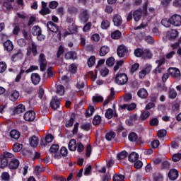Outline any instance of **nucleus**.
<instances>
[{
	"label": "nucleus",
	"mask_w": 181,
	"mask_h": 181,
	"mask_svg": "<svg viewBox=\"0 0 181 181\" xmlns=\"http://www.w3.org/2000/svg\"><path fill=\"white\" fill-rule=\"evenodd\" d=\"M13 154L9 152H4L3 154L0 156V168L4 169L6 168L9 164L11 158H13Z\"/></svg>",
	"instance_id": "obj_1"
},
{
	"label": "nucleus",
	"mask_w": 181,
	"mask_h": 181,
	"mask_svg": "<svg viewBox=\"0 0 181 181\" xmlns=\"http://www.w3.org/2000/svg\"><path fill=\"white\" fill-rule=\"evenodd\" d=\"M115 83L117 86H125L128 83V75L125 73H117L115 77Z\"/></svg>",
	"instance_id": "obj_2"
},
{
	"label": "nucleus",
	"mask_w": 181,
	"mask_h": 181,
	"mask_svg": "<svg viewBox=\"0 0 181 181\" xmlns=\"http://www.w3.org/2000/svg\"><path fill=\"white\" fill-rule=\"evenodd\" d=\"M38 63L40 64V71H45V70H46V67L47 66V60H46V56H45V54H40L38 57Z\"/></svg>",
	"instance_id": "obj_3"
},
{
	"label": "nucleus",
	"mask_w": 181,
	"mask_h": 181,
	"mask_svg": "<svg viewBox=\"0 0 181 181\" xmlns=\"http://www.w3.org/2000/svg\"><path fill=\"white\" fill-rule=\"evenodd\" d=\"M117 54L118 57H125L128 56V47L124 45H121L117 47Z\"/></svg>",
	"instance_id": "obj_4"
},
{
	"label": "nucleus",
	"mask_w": 181,
	"mask_h": 181,
	"mask_svg": "<svg viewBox=\"0 0 181 181\" xmlns=\"http://www.w3.org/2000/svg\"><path fill=\"white\" fill-rule=\"evenodd\" d=\"M168 71L171 77H173V78H176L177 80H180L181 74L179 69L170 67L168 69Z\"/></svg>",
	"instance_id": "obj_5"
},
{
	"label": "nucleus",
	"mask_w": 181,
	"mask_h": 181,
	"mask_svg": "<svg viewBox=\"0 0 181 181\" xmlns=\"http://www.w3.org/2000/svg\"><path fill=\"white\" fill-rule=\"evenodd\" d=\"M19 165H21L19 160L11 158L8 162V167L10 170H16L19 168Z\"/></svg>",
	"instance_id": "obj_6"
},
{
	"label": "nucleus",
	"mask_w": 181,
	"mask_h": 181,
	"mask_svg": "<svg viewBox=\"0 0 181 181\" xmlns=\"http://www.w3.org/2000/svg\"><path fill=\"white\" fill-rule=\"evenodd\" d=\"M23 118L25 121L32 122L33 121H35V118H36V113L33 110H28L24 114Z\"/></svg>",
	"instance_id": "obj_7"
},
{
	"label": "nucleus",
	"mask_w": 181,
	"mask_h": 181,
	"mask_svg": "<svg viewBox=\"0 0 181 181\" xmlns=\"http://www.w3.org/2000/svg\"><path fill=\"white\" fill-rule=\"evenodd\" d=\"M42 8L39 11L40 15H42V16H45V15H49L52 13V11H50V8L47 7V3L45 1L41 2Z\"/></svg>",
	"instance_id": "obj_8"
},
{
	"label": "nucleus",
	"mask_w": 181,
	"mask_h": 181,
	"mask_svg": "<svg viewBox=\"0 0 181 181\" xmlns=\"http://www.w3.org/2000/svg\"><path fill=\"white\" fill-rule=\"evenodd\" d=\"M79 18L81 21V22H83V23H87L88 22V20L90 19V12L87 9H83L80 15Z\"/></svg>",
	"instance_id": "obj_9"
},
{
	"label": "nucleus",
	"mask_w": 181,
	"mask_h": 181,
	"mask_svg": "<svg viewBox=\"0 0 181 181\" xmlns=\"http://www.w3.org/2000/svg\"><path fill=\"white\" fill-rule=\"evenodd\" d=\"M49 105L54 111H56V110L60 108V100L57 99V96L52 97Z\"/></svg>",
	"instance_id": "obj_10"
},
{
	"label": "nucleus",
	"mask_w": 181,
	"mask_h": 181,
	"mask_svg": "<svg viewBox=\"0 0 181 181\" xmlns=\"http://www.w3.org/2000/svg\"><path fill=\"white\" fill-rule=\"evenodd\" d=\"M171 23L173 26H176L177 28L181 25V16L177 14H174L171 17Z\"/></svg>",
	"instance_id": "obj_11"
},
{
	"label": "nucleus",
	"mask_w": 181,
	"mask_h": 181,
	"mask_svg": "<svg viewBox=\"0 0 181 181\" xmlns=\"http://www.w3.org/2000/svg\"><path fill=\"white\" fill-rule=\"evenodd\" d=\"M33 54V56H37V46L35 42L31 43V45L27 49V56H30Z\"/></svg>",
	"instance_id": "obj_12"
},
{
	"label": "nucleus",
	"mask_w": 181,
	"mask_h": 181,
	"mask_svg": "<svg viewBox=\"0 0 181 181\" xmlns=\"http://www.w3.org/2000/svg\"><path fill=\"white\" fill-rule=\"evenodd\" d=\"M47 28L48 30H50V32L54 33H57V32H59V26H57V24L54 23L52 21H48L47 23Z\"/></svg>",
	"instance_id": "obj_13"
},
{
	"label": "nucleus",
	"mask_w": 181,
	"mask_h": 181,
	"mask_svg": "<svg viewBox=\"0 0 181 181\" xmlns=\"http://www.w3.org/2000/svg\"><path fill=\"white\" fill-rule=\"evenodd\" d=\"M168 177L170 180H176L179 177V171L175 168L170 169L168 172Z\"/></svg>",
	"instance_id": "obj_14"
},
{
	"label": "nucleus",
	"mask_w": 181,
	"mask_h": 181,
	"mask_svg": "<svg viewBox=\"0 0 181 181\" xmlns=\"http://www.w3.org/2000/svg\"><path fill=\"white\" fill-rule=\"evenodd\" d=\"M105 117L107 119H111V118H112V117H115V118H117V117H118V114H117V110H113L111 108H108L106 110V112L105 114Z\"/></svg>",
	"instance_id": "obj_15"
},
{
	"label": "nucleus",
	"mask_w": 181,
	"mask_h": 181,
	"mask_svg": "<svg viewBox=\"0 0 181 181\" xmlns=\"http://www.w3.org/2000/svg\"><path fill=\"white\" fill-rule=\"evenodd\" d=\"M136 121H138V115L134 114L130 115L129 118L126 119L125 123L129 127H132V125H134V122H135Z\"/></svg>",
	"instance_id": "obj_16"
},
{
	"label": "nucleus",
	"mask_w": 181,
	"mask_h": 181,
	"mask_svg": "<svg viewBox=\"0 0 181 181\" xmlns=\"http://www.w3.org/2000/svg\"><path fill=\"white\" fill-rule=\"evenodd\" d=\"M23 57V54L21 51H18L17 53L13 54L11 57V60L13 63H16V62H19V60H22Z\"/></svg>",
	"instance_id": "obj_17"
},
{
	"label": "nucleus",
	"mask_w": 181,
	"mask_h": 181,
	"mask_svg": "<svg viewBox=\"0 0 181 181\" xmlns=\"http://www.w3.org/2000/svg\"><path fill=\"white\" fill-rule=\"evenodd\" d=\"M3 46L6 52H12V50H13V42H12L11 40H7L6 42H4Z\"/></svg>",
	"instance_id": "obj_18"
},
{
	"label": "nucleus",
	"mask_w": 181,
	"mask_h": 181,
	"mask_svg": "<svg viewBox=\"0 0 181 181\" xmlns=\"http://www.w3.org/2000/svg\"><path fill=\"white\" fill-rule=\"evenodd\" d=\"M40 80H42V78H40V75H39V74H31V81L34 86H37V84L40 83Z\"/></svg>",
	"instance_id": "obj_19"
},
{
	"label": "nucleus",
	"mask_w": 181,
	"mask_h": 181,
	"mask_svg": "<svg viewBox=\"0 0 181 181\" xmlns=\"http://www.w3.org/2000/svg\"><path fill=\"white\" fill-rule=\"evenodd\" d=\"M114 26H121L122 25V18L118 14H115L112 18Z\"/></svg>",
	"instance_id": "obj_20"
},
{
	"label": "nucleus",
	"mask_w": 181,
	"mask_h": 181,
	"mask_svg": "<svg viewBox=\"0 0 181 181\" xmlns=\"http://www.w3.org/2000/svg\"><path fill=\"white\" fill-rule=\"evenodd\" d=\"M29 144L33 148H36L39 145V137L36 136H32L29 138Z\"/></svg>",
	"instance_id": "obj_21"
},
{
	"label": "nucleus",
	"mask_w": 181,
	"mask_h": 181,
	"mask_svg": "<svg viewBox=\"0 0 181 181\" xmlns=\"http://www.w3.org/2000/svg\"><path fill=\"white\" fill-rule=\"evenodd\" d=\"M53 141V135L47 134L46 135L45 139H42L40 141V145L42 146H46L47 144H50Z\"/></svg>",
	"instance_id": "obj_22"
},
{
	"label": "nucleus",
	"mask_w": 181,
	"mask_h": 181,
	"mask_svg": "<svg viewBox=\"0 0 181 181\" xmlns=\"http://www.w3.org/2000/svg\"><path fill=\"white\" fill-rule=\"evenodd\" d=\"M137 95L139 98L145 100V98H148V90L144 88H140L137 92Z\"/></svg>",
	"instance_id": "obj_23"
},
{
	"label": "nucleus",
	"mask_w": 181,
	"mask_h": 181,
	"mask_svg": "<svg viewBox=\"0 0 181 181\" xmlns=\"http://www.w3.org/2000/svg\"><path fill=\"white\" fill-rule=\"evenodd\" d=\"M64 59L66 60H74L77 59V54L74 51H69L64 54Z\"/></svg>",
	"instance_id": "obj_24"
},
{
	"label": "nucleus",
	"mask_w": 181,
	"mask_h": 181,
	"mask_svg": "<svg viewBox=\"0 0 181 181\" xmlns=\"http://www.w3.org/2000/svg\"><path fill=\"white\" fill-rule=\"evenodd\" d=\"M142 9L136 10L133 13V18L135 22H139L142 18Z\"/></svg>",
	"instance_id": "obj_25"
},
{
	"label": "nucleus",
	"mask_w": 181,
	"mask_h": 181,
	"mask_svg": "<svg viewBox=\"0 0 181 181\" xmlns=\"http://www.w3.org/2000/svg\"><path fill=\"white\" fill-rule=\"evenodd\" d=\"M9 135L11 139H14L15 141H18V139L21 138V132L16 129H12Z\"/></svg>",
	"instance_id": "obj_26"
},
{
	"label": "nucleus",
	"mask_w": 181,
	"mask_h": 181,
	"mask_svg": "<svg viewBox=\"0 0 181 181\" xmlns=\"http://www.w3.org/2000/svg\"><path fill=\"white\" fill-rule=\"evenodd\" d=\"M25 105H23V104H20L18 105H17L16 107H15V109L13 110V114H22L23 112H25Z\"/></svg>",
	"instance_id": "obj_27"
},
{
	"label": "nucleus",
	"mask_w": 181,
	"mask_h": 181,
	"mask_svg": "<svg viewBox=\"0 0 181 181\" xmlns=\"http://www.w3.org/2000/svg\"><path fill=\"white\" fill-rule=\"evenodd\" d=\"M68 148L69 151H71V152H74V151L77 149V141H76V139H73L70 140Z\"/></svg>",
	"instance_id": "obj_28"
},
{
	"label": "nucleus",
	"mask_w": 181,
	"mask_h": 181,
	"mask_svg": "<svg viewBox=\"0 0 181 181\" xmlns=\"http://www.w3.org/2000/svg\"><path fill=\"white\" fill-rule=\"evenodd\" d=\"M107 53H110V47L107 45L102 46L99 51L100 56H105Z\"/></svg>",
	"instance_id": "obj_29"
},
{
	"label": "nucleus",
	"mask_w": 181,
	"mask_h": 181,
	"mask_svg": "<svg viewBox=\"0 0 181 181\" xmlns=\"http://www.w3.org/2000/svg\"><path fill=\"white\" fill-rule=\"evenodd\" d=\"M161 25L164 26L165 28H170L172 25V20L170 17V18H165L161 20Z\"/></svg>",
	"instance_id": "obj_30"
},
{
	"label": "nucleus",
	"mask_w": 181,
	"mask_h": 181,
	"mask_svg": "<svg viewBox=\"0 0 181 181\" xmlns=\"http://www.w3.org/2000/svg\"><path fill=\"white\" fill-rule=\"evenodd\" d=\"M139 158V155L136 152H132L129 155V161L134 163V162H136Z\"/></svg>",
	"instance_id": "obj_31"
},
{
	"label": "nucleus",
	"mask_w": 181,
	"mask_h": 181,
	"mask_svg": "<svg viewBox=\"0 0 181 181\" xmlns=\"http://www.w3.org/2000/svg\"><path fill=\"white\" fill-rule=\"evenodd\" d=\"M67 11L69 15H77L78 13V8L74 6H69Z\"/></svg>",
	"instance_id": "obj_32"
},
{
	"label": "nucleus",
	"mask_w": 181,
	"mask_h": 181,
	"mask_svg": "<svg viewBox=\"0 0 181 181\" xmlns=\"http://www.w3.org/2000/svg\"><path fill=\"white\" fill-rule=\"evenodd\" d=\"M18 98H19V92H18L16 90H12L10 95L11 101H16L18 100Z\"/></svg>",
	"instance_id": "obj_33"
},
{
	"label": "nucleus",
	"mask_w": 181,
	"mask_h": 181,
	"mask_svg": "<svg viewBox=\"0 0 181 181\" xmlns=\"http://www.w3.org/2000/svg\"><path fill=\"white\" fill-rule=\"evenodd\" d=\"M153 181H163V175L160 173H155L153 174Z\"/></svg>",
	"instance_id": "obj_34"
},
{
	"label": "nucleus",
	"mask_w": 181,
	"mask_h": 181,
	"mask_svg": "<svg viewBox=\"0 0 181 181\" xmlns=\"http://www.w3.org/2000/svg\"><path fill=\"white\" fill-rule=\"evenodd\" d=\"M128 156V152L127 151H122L120 153H117V158L118 160H122Z\"/></svg>",
	"instance_id": "obj_35"
},
{
	"label": "nucleus",
	"mask_w": 181,
	"mask_h": 181,
	"mask_svg": "<svg viewBox=\"0 0 181 181\" xmlns=\"http://www.w3.org/2000/svg\"><path fill=\"white\" fill-rule=\"evenodd\" d=\"M41 33H42V28H40V27H39V25H35L33 28V36H37V35H40Z\"/></svg>",
	"instance_id": "obj_36"
},
{
	"label": "nucleus",
	"mask_w": 181,
	"mask_h": 181,
	"mask_svg": "<svg viewBox=\"0 0 181 181\" xmlns=\"http://www.w3.org/2000/svg\"><path fill=\"white\" fill-rule=\"evenodd\" d=\"M122 36V33L119 30H115L112 33L111 37L112 39L118 40Z\"/></svg>",
	"instance_id": "obj_37"
},
{
	"label": "nucleus",
	"mask_w": 181,
	"mask_h": 181,
	"mask_svg": "<svg viewBox=\"0 0 181 181\" xmlns=\"http://www.w3.org/2000/svg\"><path fill=\"white\" fill-rule=\"evenodd\" d=\"M160 169L161 170H169L170 169V163H169L168 160L163 161L161 163Z\"/></svg>",
	"instance_id": "obj_38"
},
{
	"label": "nucleus",
	"mask_w": 181,
	"mask_h": 181,
	"mask_svg": "<svg viewBox=\"0 0 181 181\" xmlns=\"http://www.w3.org/2000/svg\"><path fill=\"white\" fill-rule=\"evenodd\" d=\"M94 111H95V109L94 108V106H89L88 110L86 112V117L88 118V117H91L93 114H94Z\"/></svg>",
	"instance_id": "obj_39"
},
{
	"label": "nucleus",
	"mask_w": 181,
	"mask_h": 181,
	"mask_svg": "<svg viewBox=\"0 0 181 181\" xmlns=\"http://www.w3.org/2000/svg\"><path fill=\"white\" fill-rule=\"evenodd\" d=\"M134 54L136 57H142V56H144V54H145V52H144V49H142L141 48H136L134 50Z\"/></svg>",
	"instance_id": "obj_40"
},
{
	"label": "nucleus",
	"mask_w": 181,
	"mask_h": 181,
	"mask_svg": "<svg viewBox=\"0 0 181 181\" xmlns=\"http://www.w3.org/2000/svg\"><path fill=\"white\" fill-rule=\"evenodd\" d=\"M93 103L95 104H98L100 103H104V98L103 96H93L92 98Z\"/></svg>",
	"instance_id": "obj_41"
},
{
	"label": "nucleus",
	"mask_w": 181,
	"mask_h": 181,
	"mask_svg": "<svg viewBox=\"0 0 181 181\" xmlns=\"http://www.w3.org/2000/svg\"><path fill=\"white\" fill-rule=\"evenodd\" d=\"M179 35V31L176 30H172L170 33V40H175V38Z\"/></svg>",
	"instance_id": "obj_42"
},
{
	"label": "nucleus",
	"mask_w": 181,
	"mask_h": 181,
	"mask_svg": "<svg viewBox=\"0 0 181 181\" xmlns=\"http://www.w3.org/2000/svg\"><path fill=\"white\" fill-rule=\"evenodd\" d=\"M88 67H93L95 64V57L92 55L89 57L87 62Z\"/></svg>",
	"instance_id": "obj_43"
},
{
	"label": "nucleus",
	"mask_w": 181,
	"mask_h": 181,
	"mask_svg": "<svg viewBox=\"0 0 181 181\" xmlns=\"http://www.w3.org/2000/svg\"><path fill=\"white\" fill-rule=\"evenodd\" d=\"M23 148V145L19 144V143H16L13 146V152H21L22 151V148Z\"/></svg>",
	"instance_id": "obj_44"
},
{
	"label": "nucleus",
	"mask_w": 181,
	"mask_h": 181,
	"mask_svg": "<svg viewBox=\"0 0 181 181\" xmlns=\"http://www.w3.org/2000/svg\"><path fill=\"white\" fill-rule=\"evenodd\" d=\"M129 141H130V142H135V141H136V139H138V134H136V133L135 132H131L129 136Z\"/></svg>",
	"instance_id": "obj_45"
},
{
	"label": "nucleus",
	"mask_w": 181,
	"mask_h": 181,
	"mask_svg": "<svg viewBox=\"0 0 181 181\" xmlns=\"http://www.w3.org/2000/svg\"><path fill=\"white\" fill-rule=\"evenodd\" d=\"M150 127H158L159 125V119L157 117H153L149 122Z\"/></svg>",
	"instance_id": "obj_46"
},
{
	"label": "nucleus",
	"mask_w": 181,
	"mask_h": 181,
	"mask_svg": "<svg viewBox=\"0 0 181 181\" xmlns=\"http://www.w3.org/2000/svg\"><path fill=\"white\" fill-rule=\"evenodd\" d=\"M151 117V112L149 111H144L141 114L140 118L141 121H145V119H148Z\"/></svg>",
	"instance_id": "obj_47"
},
{
	"label": "nucleus",
	"mask_w": 181,
	"mask_h": 181,
	"mask_svg": "<svg viewBox=\"0 0 181 181\" xmlns=\"http://www.w3.org/2000/svg\"><path fill=\"white\" fill-rule=\"evenodd\" d=\"M113 181H124L125 180V175H115L112 177Z\"/></svg>",
	"instance_id": "obj_48"
},
{
	"label": "nucleus",
	"mask_w": 181,
	"mask_h": 181,
	"mask_svg": "<svg viewBox=\"0 0 181 181\" xmlns=\"http://www.w3.org/2000/svg\"><path fill=\"white\" fill-rule=\"evenodd\" d=\"M101 123V116L97 115L93 117V124L95 126L100 125Z\"/></svg>",
	"instance_id": "obj_49"
},
{
	"label": "nucleus",
	"mask_w": 181,
	"mask_h": 181,
	"mask_svg": "<svg viewBox=\"0 0 181 181\" xmlns=\"http://www.w3.org/2000/svg\"><path fill=\"white\" fill-rule=\"evenodd\" d=\"M57 94H59V95H64V86L63 85H59L57 87Z\"/></svg>",
	"instance_id": "obj_50"
},
{
	"label": "nucleus",
	"mask_w": 181,
	"mask_h": 181,
	"mask_svg": "<svg viewBox=\"0 0 181 181\" xmlns=\"http://www.w3.org/2000/svg\"><path fill=\"white\" fill-rule=\"evenodd\" d=\"M69 71L71 73V74H76L77 73V66L75 64H71L69 66Z\"/></svg>",
	"instance_id": "obj_51"
},
{
	"label": "nucleus",
	"mask_w": 181,
	"mask_h": 181,
	"mask_svg": "<svg viewBox=\"0 0 181 181\" xmlns=\"http://www.w3.org/2000/svg\"><path fill=\"white\" fill-rule=\"evenodd\" d=\"M148 5H149V1H145L143 6L142 11L144 16H148Z\"/></svg>",
	"instance_id": "obj_52"
},
{
	"label": "nucleus",
	"mask_w": 181,
	"mask_h": 181,
	"mask_svg": "<svg viewBox=\"0 0 181 181\" xmlns=\"http://www.w3.org/2000/svg\"><path fill=\"white\" fill-rule=\"evenodd\" d=\"M3 8L4 9H6V11H11V9H13V6H12V4L9 3V1H4L3 3Z\"/></svg>",
	"instance_id": "obj_53"
},
{
	"label": "nucleus",
	"mask_w": 181,
	"mask_h": 181,
	"mask_svg": "<svg viewBox=\"0 0 181 181\" xmlns=\"http://www.w3.org/2000/svg\"><path fill=\"white\" fill-rule=\"evenodd\" d=\"M115 63V59H114L113 57H109L107 60H106V64L107 66H108L109 67H112V66H114Z\"/></svg>",
	"instance_id": "obj_54"
},
{
	"label": "nucleus",
	"mask_w": 181,
	"mask_h": 181,
	"mask_svg": "<svg viewBox=\"0 0 181 181\" xmlns=\"http://www.w3.org/2000/svg\"><path fill=\"white\" fill-rule=\"evenodd\" d=\"M168 134V132L165 129L158 130L157 132V136L158 138H165Z\"/></svg>",
	"instance_id": "obj_55"
},
{
	"label": "nucleus",
	"mask_w": 181,
	"mask_h": 181,
	"mask_svg": "<svg viewBox=\"0 0 181 181\" xmlns=\"http://www.w3.org/2000/svg\"><path fill=\"white\" fill-rule=\"evenodd\" d=\"M63 54H64V47H63V45H60L57 53V59H60V57Z\"/></svg>",
	"instance_id": "obj_56"
},
{
	"label": "nucleus",
	"mask_w": 181,
	"mask_h": 181,
	"mask_svg": "<svg viewBox=\"0 0 181 181\" xmlns=\"http://www.w3.org/2000/svg\"><path fill=\"white\" fill-rule=\"evenodd\" d=\"M114 138H115V132H114L107 133L105 135V139L107 141H111L112 139H114Z\"/></svg>",
	"instance_id": "obj_57"
},
{
	"label": "nucleus",
	"mask_w": 181,
	"mask_h": 181,
	"mask_svg": "<svg viewBox=\"0 0 181 181\" xmlns=\"http://www.w3.org/2000/svg\"><path fill=\"white\" fill-rule=\"evenodd\" d=\"M59 148L58 144H52L49 148V152L51 153H56V152H59Z\"/></svg>",
	"instance_id": "obj_58"
},
{
	"label": "nucleus",
	"mask_w": 181,
	"mask_h": 181,
	"mask_svg": "<svg viewBox=\"0 0 181 181\" xmlns=\"http://www.w3.org/2000/svg\"><path fill=\"white\" fill-rule=\"evenodd\" d=\"M84 87H86V83L83 81H79L76 84V88H77L79 90H83Z\"/></svg>",
	"instance_id": "obj_59"
},
{
	"label": "nucleus",
	"mask_w": 181,
	"mask_h": 181,
	"mask_svg": "<svg viewBox=\"0 0 181 181\" xmlns=\"http://www.w3.org/2000/svg\"><path fill=\"white\" fill-rule=\"evenodd\" d=\"M111 23L108 21V20H103L101 23L102 29H107L110 28Z\"/></svg>",
	"instance_id": "obj_60"
},
{
	"label": "nucleus",
	"mask_w": 181,
	"mask_h": 181,
	"mask_svg": "<svg viewBox=\"0 0 181 181\" xmlns=\"http://www.w3.org/2000/svg\"><path fill=\"white\" fill-rule=\"evenodd\" d=\"M1 180H4V181H9L10 179H11V175H9V173H7V172H4L2 174H1Z\"/></svg>",
	"instance_id": "obj_61"
},
{
	"label": "nucleus",
	"mask_w": 181,
	"mask_h": 181,
	"mask_svg": "<svg viewBox=\"0 0 181 181\" xmlns=\"http://www.w3.org/2000/svg\"><path fill=\"white\" fill-rule=\"evenodd\" d=\"M91 127H92L91 124L86 123V124H81V129H83V131L88 132L91 129Z\"/></svg>",
	"instance_id": "obj_62"
},
{
	"label": "nucleus",
	"mask_w": 181,
	"mask_h": 181,
	"mask_svg": "<svg viewBox=\"0 0 181 181\" xmlns=\"http://www.w3.org/2000/svg\"><path fill=\"white\" fill-rule=\"evenodd\" d=\"M59 6V2L57 1H52L49 3V8L50 9H56Z\"/></svg>",
	"instance_id": "obj_63"
},
{
	"label": "nucleus",
	"mask_w": 181,
	"mask_h": 181,
	"mask_svg": "<svg viewBox=\"0 0 181 181\" xmlns=\"http://www.w3.org/2000/svg\"><path fill=\"white\" fill-rule=\"evenodd\" d=\"M180 159H181V153H175L172 156L173 162H179V160H180Z\"/></svg>",
	"instance_id": "obj_64"
}]
</instances>
